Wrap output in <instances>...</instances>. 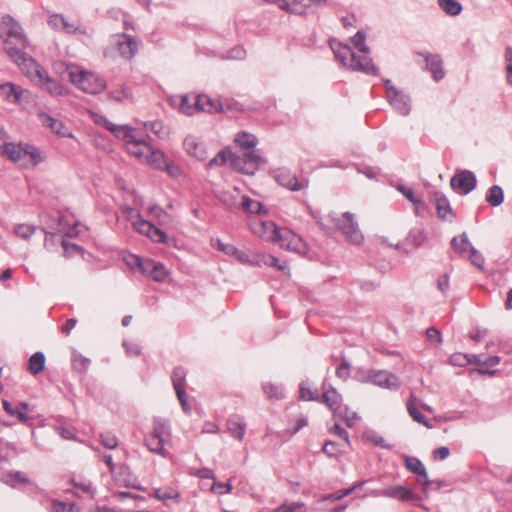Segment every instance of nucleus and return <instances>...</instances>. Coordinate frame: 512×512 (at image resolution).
<instances>
[{
    "instance_id": "63",
    "label": "nucleus",
    "mask_w": 512,
    "mask_h": 512,
    "mask_svg": "<svg viewBox=\"0 0 512 512\" xmlns=\"http://www.w3.org/2000/svg\"><path fill=\"white\" fill-rule=\"evenodd\" d=\"M89 365V360L82 356H75L73 359V367L78 371H84Z\"/></svg>"
},
{
    "instance_id": "53",
    "label": "nucleus",
    "mask_w": 512,
    "mask_h": 512,
    "mask_svg": "<svg viewBox=\"0 0 512 512\" xmlns=\"http://www.w3.org/2000/svg\"><path fill=\"white\" fill-rule=\"evenodd\" d=\"M101 443L108 449H115L118 446V439L111 433H103L100 436Z\"/></svg>"
},
{
    "instance_id": "54",
    "label": "nucleus",
    "mask_w": 512,
    "mask_h": 512,
    "mask_svg": "<svg viewBox=\"0 0 512 512\" xmlns=\"http://www.w3.org/2000/svg\"><path fill=\"white\" fill-rule=\"evenodd\" d=\"M263 389H264V392L265 394L268 396V398L270 399H280L282 398V390L280 387L276 386V385H273V384H265L263 386Z\"/></svg>"
},
{
    "instance_id": "9",
    "label": "nucleus",
    "mask_w": 512,
    "mask_h": 512,
    "mask_svg": "<svg viewBox=\"0 0 512 512\" xmlns=\"http://www.w3.org/2000/svg\"><path fill=\"white\" fill-rule=\"evenodd\" d=\"M0 155L22 167L36 166L44 161V157L36 147L23 143L6 141L0 150Z\"/></svg>"
},
{
    "instance_id": "7",
    "label": "nucleus",
    "mask_w": 512,
    "mask_h": 512,
    "mask_svg": "<svg viewBox=\"0 0 512 512\" xmlns=\"http://www.w3.org/2000/svg\"><path fill=\"white\" fill-rule=\"evenodd\" d=\"M171 102L181 113L189 116L200 111L215 113L222 110L219 101L208 95H177L172 97Z\"/></svg>"
},
{
    "instance_id": "48",
    "label": "nucleus",
    "mask_w": 512,
    "mask_h": 512,
    "mask_svg": "<svg viewBox=\"0 0 512 512\" xmlns=\"http://www.w3.org/2000/svg\"><path fill=\"white\" fill-rule=\"evenodd\" d=\"M35 232V227L28 224H19L15 228V233L17 236L21 237L22 239H29Z\"/></svg>"
},
{
    "instance_id": "42",
    "label": "nucleus",
    "mask_w": 512,
    "mask_h": 512,
    "mask_svg": "<svg viewBox=\"0 0 512 512\" xmlns=\"http://www.w3.org/2000/svg\"><path fill=\"white\" fill-rule=\"evenodd\" d=\"M125 263L127 264V266L133 270V271H139L141 273V271L143 270L144 268V264L146 262V259H143L137 255H134V254H129L127 255L125 258Z\"/></svg>"
},
{
    "instance_id": "61",
    "label": "nucleus",
    "mask_w": 512,
    "mask_h": 512,
    "mask_svg": "<svg viewBox=\"0 0 512 512\" xmlns=\"http://www.w3.org/2000/svg\"><path fill=\"white\" fill-rule=\"evenodd\" d=\"M303 506L302 503H288L276 508L273 512H295Z\"/></svg>"
},
{
    "instance_id": "43",
    "label": "nucleus",
    "mask_w": 512,
    "mask_h": 512,
    "mask_svg": "<svg viewBox=\"0 0 512 512\" xmlns=\"http://www.w3.org/2000/svg\"><path fill=\"white\" fill-rule=\"evenodd\" d=\"M256 256H257V252L252 253V254H248L245 251L239 250L237 248L236 249V253L234 254L233 257L239 263H241L243 265H250V266H255L256 267V264L254 263L256 261Z\"/></svg>"
},
{
    "instance_id": "45",
    "label": "nucleus",
    "mask_w": 512,
    "mask_h": 512,
    "mask_svg": "<svg viewBox=\"0 0 512 512\" xmlns=\"http://www.w3.org/2000/svg\"><path fill=\"white\" fill-rule=\"evenodd\" d=\"M436 207L438 216L441 219H447L448 216L451 214V209L448 204V201L444 197L438 196V194H436Z\"/></svg>"
},
{
    "instance_id": "30",
    "label": "nucleus",
    "mask_w": 512,
    "mask_h": 512,
    "mask_svg": "<svg viewBox=\"0 0 512 512\" xmlns=\"http://www.w3.org/2000/svg\"><path fill=\"white\" fill-rule=\"evenodd\" d=\"M227 430L232 437L242 441L245 435V423L238 418H230L227 421Z\"/></svg>"
},
{
    "instance_id": "38",
    "label": "nucleus",
    "mask_w": 512,
    "mask_h": 512,
    "mask_svg": "<svg viewBox=\"0 0 512 512\" xmlns=\"http://www.w3.org/2000/svg\"><path fill=\"white\" fill-rule=\"evenodd\" d=\"M1 90L8 99L13 98V100L16 102L20 100V97L23 93V89L21 87L16 86L12 83L3 84L1 86Z\"/></svg>"
},
{
    "instance_id": "11",
    "label": "nucleus",
    "mask_w": 512,
    "mask_h": 512,
    "mask_svg": "<svg viewBox=\"0 0 512 512\" xmlns=\"http://www.w3.org/2000/svg\"><path fill=\"white\" fill-rule=\"evenodd\" d=\"M145 442L149 451L167 457L166 447H171V431L165 423L156 421Z\"/></svg>"
},
{
    "instance_id": "26",
    "label": "nucleus",
    "mask_w": 512,
    "mask_h": 512,
    "mask_svg": "<svg viewBox=\"0 0 512 512\" xmlns=\"http://www.w3.org/2000/svg\"><path fill=\"white\" fill-rule=\"evenodd\" d=\"M322 402L333 412V414L341 415V395L334 388L325 390L322 394Z\"/></svg>"
},
{
    "instance_id": "24",
    "label": "nucleus",
    "mask_w": 512,
    "mask_h": 512,
    "mask_svg": "<svg viewBox=\"0 0 512 512\" xmlns=\"http://www.w3.org/2000/svg\"><path fill=\"white\" fill-rule=\"evenodd\" d=\"M42 124L49 128L54 134L60 137H73L71 130L59 119H55L47 114L41 116Z\"/></svg>"
},
{
    "instance_id": "37",
    "label": "nucleus",
    "mask_w": 512,
    "mask_h": 512,
    "mask_svg": "<svg viewBox=\"0 0 512 512\" xmlns=\"http://www.w3.org/2000/svg\"><path fill=\"white\" fill-rule=\"evenodd\" d=\"M3 481L13 487H17L21 484H29L30 480L26 478L22 473H8L3 476Z\"/></svg>"
},
{
    "instance_id": "29",
    "label": "nucleus",
    "mask_w": 512,
    "mask_h": 512,
    "mask_svg": "<svg viewBox=\"0 0 512 512\" xmlns=\"http://www.w3.org/2000/svg\"><path fill=\"white\" fill-rule=\"evenodd\" d=\"M387 98L391 105H393L397 110H399L402 114H408L409 112V105L407 101L405 100V97L399 94L398 92L394 90H388L387 91Z\"/></svg>"
},
{
    "instance_id": "20",
    "label": "nucleus",
    "mask_w": 512,
    "mask_h": 512,
    "mask_svg": "<svg viewBox=\"0 0 512 512\" xmlns=\"http://www.w3.org/2000/svg\"><path fill=\"white\" fill-rule=\"evenodd\" d=\"M256 267H272L285 275H289V265L286 261H280L277 257L267 254L257 252L256 261L254 262Z\"/></svg>"
},
{
    "instance_id": "44",
    "label": "nucleus",
    "mask_w": 512,
    "mask_h": 512,
    "mask_svg": "<svg viewBox=\"0 0 512 512\" xmlns=\"http://www.w3.org/2000/svg\"><path fill=\"white\" fill-rule=\"evenodd\" d=\"M426 236L422 229H413L407 237V241L413 247H419L425 242Z\"/></svg>"
},
{
    "instance_id": "40",
    "label": "nucleus",
    "mask_w": 512,
    "mask_h": 512,
    "mask_svg": "<svg viewBox=\"0 0 512 512\" xmlns=\"http://www.w3.org/2000/svg\"><path fill=\"white\" fill-rule=\"evenodd\" d=\"M400 192L414 204L415 213H419V209L423 205L422 200L415 195L414 191L410 187L401 186L399 187Z\"/></svg>"
},
{
    "instance_id": "18",
    "label": "nucleus",
    "mask_w": 512,
    "mask_h": 512,
    "mask_svg": "<svg viewBox=\"0 0 512 512\" xmlns=\"http://www.w3.org/2000/svg\"><path fill=\"white\" fill-rule=\"evenodd\" d=\"M183 146L185 151L197 160L205 161L208 158V150L205 143L194 135L187 136Z\"/></svg>"
},
{
    "instance_id": "13",
    "label": "nucleus",
    "mask_w": 512,
    "mask_h": 512,
    "mask_svg": "<svg viewBox=\"0 0 512 512\" xmlns=\"http://www.w3.org/2000/svg\"><path fill=\"white\" fill-rule=\"evenodd\" d=\"M276 182L292 191H299L308 186L307 179H299L290 169L281 167L274 171Z\"/></svg>"
},
{
    "instance_id": "17",
    "label": "nucleus",
    "mask_w": 512,
    "mask_h": 512,
    "mask_svg": "<svg viewBox=\"0 0 512 512\" xmlns=\"http://www.w3.org/2000/svg\"><path fill=\"white\" fill-rule=\"evenodd\" d=\"M450 185L458 193L467 194L475 188L476 177L472 172L463 170L451 178Z\"/></svg>"
},
{
    "instance_id": "12",
    "label": "nucleus",
    "mask_w": 512,
    "mask_h": 512,
    "mask_svg": "<svg viewBox=\"0 0 512 512\" xmlns=\"http://www.w3.org/2000/svg\"><path fill=\"white\" fill-rule=\"evenodd\" d=\"M9 56L18 65L21 72L33 83L36 81L37 71L41 74L44 71V69L32 57L26 55L21 50H15V52Z\"/></svg>"
},
{
    "instance_id": "36",
    "label": "nucleus",
    "mask_w": 512,
    "mask_h": 512,
    "mask_svg": "<svg viewBox=\"0 0 512 512\" xmlns=\"http://www.w3.org/2000/svg\"><path fill=\"white\" fill-rule=\"evenodd\" d=\"M503 199H504V195H503V190L501 187L497 186V185H494L492 186L488 193H487V196H486V201L491 205V206H499L500 204H502L503 202Z\"/></svg>"
},
{
    "instance_id": "60",
    "label": "nucleus",
    "mask_w": 512,
    "mask_h": 512,
    "mask_svg": "<svg viewBox=\"0 0 512 512\" xmlns=\"http://www.w3.org/2000/svg\"><path fill=\"white\" fill-rule=\"evenodd\" d=\"M231 490L232 485L230 483L215 482L211 487V491L217 494L229 493Z\"/></svg>"
},
{
    "instance_id": "8",
    "label": "nucleus",
    "mask_w": 512,
    "mask_h": 512,
    "mask_svg": "<svg viewBox=\"0 0 512 512\" xmlns=\"http://www.w3.org/2000/svg\"><path fill=\"white\" fill-rule=\"evenodd\" d=\"M61 68L67 72L69 81L85 93L97 94L105 89V81L103 79L80 66L62 63L57 67L58 73H61Z\"/></svg>"
},
{
    "instance_id": "27",
    "label": "nucleus",
    "mask_w": 512,
    "mask_h": 512,
    "mask_svg": "<svg viewBox=\"0 0 512 512\" xmlns=\"http://www.w3.org/2000/svg\"><path fill=\"white\" fill-rule=\"evenodd\" d=\"M381 495L385 497L395 498L401 501H408L413 498V492L403 486H395L386 488L381 492Z\"/></svg>"
},
{
    "instance_id": "15",
    "label": "nucleus",
    "mask_w": 512,
    "mask_h": 512,
    "mask_svg": "<svg viewBox=\"0 0 512 512\" xmlns=\"http://www.w3.org/2000/svg\"><path fill=\"white\" fill-rule=\"evenodd\" d=\"M34 84L52 97H61L68 94V90L61 83L51 78L45 70L42 74L37 71L36 81Z\"/></svg>"
},
{
    "instance_id": "56",
    "label": "nucleus",
    "mask_w": 512,
    "mask_h": 512,
    "mask_svg": "<svg viewBox=\"0 0 512 512\" xmlns=\"http://www.w3.org/2000/svg\"><path fill=\"white\" fill-rule=\"evenodd\" d=\"M427 340L432 344H440L442 342L441 332L436 328H428L426 331Z\"/></svg>"
},
{
    "instance_id": "14",
    "label": "nucleus",
    "mask_w": 512,
    "mask_h": 512,
    "mask_svg": "<svg viewBox=\"0 0 512 512\" xmlns=\"http://www.w3.org/2000/svg\"><path fill=\"white\" fill-rule=\"evenodd\" d=\"M132 225L140 234L147 236L155 243H165L167 236L161 229L144 220L139 214L135 215Z\"/></svg>"
},
{
    "instance_id": "2",
    "label": "nucleus",
    "mask_w": 512,
    "mask_h": 512,
    "mask_svg": "<svg viewBox=\"0 0 512 512\" xmlns=\"http://www.w3.org/2000/svg\"><path fill=\"white\" fill-rule=\"evenodd\" d=\"M112 134L124 141L128 154L139 162L148 166H159L163 163V152L146 141L143 131L129 125H116L112 127Z\"/></svg>"
},
{
    "instance_id": "3",
    "label": "nucleus",
    "mask_w": 512,
    "mask_h": 512,
    "mask_svg": "<svg viewBox=\"0 0 512 512\" xmlns=\"http://www.w3.org/2000/svg\"><path fill=\"white\" fill-rule=\"evenodd\" d=\"M249 226L254 235L265 241L277 243L281 248L299 254L307 252L303 239L287 228H278L273 222L260 218L252 219Z\"/></svg>"
},
{
    "instance_id": "6",
    "label": "nucleus",
    "mask_w": 512,
    "mask_h": 512,
    "mask_svg": "<svg viewBox=\"0 0 512 512\" xmlns=\"http://www.w3.org/2000/svg\"><path fill=\"white\" fill-rule=\"evenodd\" d=\"M319 224L327 230L335 227L352 244H360L363 241L361 233L354 216L348 212L329 213L320 218Z\"/></svg>"
},
{
    "instance_id": "32",
    "label": "nucleus",
    "mask_w": 512,
    "mask_h": 512,
    "mask_svg": "<svg viewBox=\"0 0 512 512\" xmlns=\"http://www.w3.org/2000/svg\"><path fill=\"white\" fill-rule=\"evenodd\" d=\"M451 246L456 252L465 255H467L473 248L465 234L454 237L451 241Z\"/></svg>"
},
{
    "instance_id": "47",
    "label": "nucleus",
    "mask_w": 512,
    "mask_h": 512,
    "mask_svg": "<svg viewBox=\"0 0 512 512\" xmlns=\"http://www.w3.org/2000/svg\"><path fill=\"white\" fill-rule=\"evenodd\" d=\"M186 373L183 368L177 367L173 370L172 373V383L174 389H179L180 387H184Z\"/></svg>"
},
{
    "instance_id": "50",
    "label": "nucleus",
    "mask_w": 512,
    "mask_h": 512,
    "mask_svg": "<svg viewBox=\"0 0 512 512\" xmlns=\"http://www.w3.org/2000/svg\"><path fill=\"white\" fill-rule=\"evenodd\" d=\"M51 510L52 512H78L74 504L60 501H54Z\"/></svg>"
},
{
    "instance_id": "59",
    "label": "nucleus",
    "mask_w": 512,
    "mask_h": 512,
    "mask_svg": "<svg viewBox=\"0 0 512 512\" xmlns=\"http://www.w3.org/2000/svg\"><path fill=\"white\" fill-rule=\"evenodd\" d=\"M323 452L330 456V457H336L340 454V449L338 448L337 444L333 441H327L323 446Z\"/></svg>"
},
{
    "instance_id": "49",
    "label": "nucleus",
    "mask_w": 512,
    "mask_h": 512,
    "mask_svg": "<svg viewBox=\"0 0 512 512\" xmlns=\"http://www.w3.org/2000/svg\"><path fill=\"white\" fill-rule=\"evenodd\" d=\"M341 417L348 427H353L356 422L359 420V416L356 412L350 411L348 408H345L344 411L341 410V415H337Z\"/></svg>"
},
{
    "instance_id": "5",
    "label": "nucleus",
    "mask_w": 512,
    "mask_h": 512,
    "mask_svg": "<svg viewBox=\"0 0 512 512\" xmlns=\"http://www.w3.org/2000/svg\"><path fill=\"white\" fill-rule=\"evenodd\" d=\"M264 159L254 148L245 150L243 157L234 154L229 149L221 150L213 157L208 166L228 164L231 168L244 174L253 175L263 164Z\"/></svg>"
},
{
    "instance_id": "51",
    "label": "nucleus",
    "mask_w": 512,
    "mask_h": 512,
    "mask_svg": "<svg viewBox=\"0 0 512 512\" xmlns=\"http://www.w3.org/2000/svg\"><path fill=\"white\" fill-rule=\"evenodd\" d=\"M90 114V117L92 118V120L98 124V125H101L103 127H105L107 130H109L111 133H112V127H116V124H113L112 122H110L109 120H107L103 115L101 114H98L96 112H92L90 111L89 112Z\"/></svg>"
},
{
    "instance_id": "4",
    "label": "nucleus",
    "mask_w": 512,
    "mask_h": 512,
    "mask_svg": "<svg viewBox=\"0 0 512 512\" xmlns=\"http://www.w3.org/2000/svg\"><path fill=\"white\" fill-rule=\"evenodd\" d=\"M365 40L366 37L361 32H357L351 39L354 48H356L360 54L354 52L348 45H344L335 40L330 42V46L334 51L335 57L346 68L353 71L373 74L375 72V67L372 64L371 59L368 57L369 48L366 46Z\"/></svg>"
},
{
    "instance_id": "35",
    "label": "nucleus",
    "mask_w": 512,
    "mask_h": 512,
    "mask_svg": "<svg viewBox=\"0 0 512 512\" xmlns=\"http://www.w3.org/2000/svg\"><path fill=\"white\" fill-rule=\"evenodd\" d=\"M154 169L165 170L170 176L177 178L182 174L181 168L174 164L172 161L168 160L166 156L163 154V163L159 166H151Z\"/></svg>"
},
{
    "instance_id": "55",
    "label": "nucleus",
    "mask_w": 512,
    "mask_h": 512,
    "mask_svg": "<svg viewBox=\"0 0 512 512\" xmlns=\"http://www.w3.org/2000/svg\"><path fill=\"white\" fill-rule=\"evenodd\" d=\"M362 484H363V482H359L349 489L337 491V492L331 494L330 496H328L327 499L340 500V499L348 496L349 494H351L357 487H360Z\"/></svg>"
},
{
    "instance_id": "10",
    "label": "nucleus",
    "mask_w": 512,
    "mask_h": 512,
    "mask_svg": "<svg viewBox=\"0 0 512 512\" xmlns=\"http://www.w3.org/2000/svg\"><path fill=\"white\" fill-rule=\"evenodd\" d=\"M0 37L9 55L14 53L15 50H22L28 44L27 37L21 25L9 15L2 17L0 22Z\"/></svg>"
},
{
    "instance_id": "16",
    "label": "nucleus",
    "mask_w": 512,
    "mask_h": 512,
    "mask_svg": "<svg viewBox=\"0 0 512 512\" xmlns=\"http://www.w3.org/2000/svg\"><path fill=\"white\" fill-rule=\"evenodd\" d=\"M113 44L119 56L127 60L132 59L138 51L137 40L127 34L116 35Z\"/></svg>"
},
{
    "instance_id": "46",
    "label": "nucleus",
    "mask_w": 512,
    "mask_h": 512,
    "mask_svg": "<svg viewBox=\"0 0 512 512\" xmlns=\"http://www.w3.org/2000/svg\"><path fill=\"white\" fill-rule=\"evenodd\" d=\"M407 411L414 421L426 427H429V424L427 423L425 416L416 408L413 401H409L407 403Z\"/></svg>"
},
{
    "instance_id": "23",
    "label": "nucleus",
    "mask_w": 512,
    "mask_h": 512,
    "mask_svg": "<svg viewBox=\"0 0 512 512\" xmlns=\"http://www.w3.org/2000/svg\"><path fill=\"white\" fill-rule=\"evenodd\" d=\"M267 2H271L277 4L278 7L284 11L290 13L300 14L305 8L309 7L315 0H266Z\"/></svg>"
},
{
    "instance_id": "31",
    "label": "nucleus",
    "mask_w": 512,
    "mask_h": 512,
    "mask_svg": "<svg viewBox=\"0 0 512 512\" xmlns=\"http://www.w3.org/2000/svg\"><path fill=\"white\" fill-rule=\"evenodd\" d=\"M46 358L42 352L34 353L28 362V370L31 374L37 375L44 370Z\"/></svg>"
},
{
    "instance_id": "52",
    "label": "nucleus",
    "mask_w": 512,
    "mask_h": 512,
    "mask_svg": "<svg viewBox=\"0 0 512 512\" xmlns=\"http://www.w3.org/2000/svg\"><path fill=\"white\" fill-rule=\"evenodd\" d=\"M213 247L231 257L234 256L237 249L234 245L229 243H223L220 240H216L213 244Z\"/></svg>"
},
{
    "instance_id": "28",
    "label": "nucleus",
    "mask_w": 512,
    "mask_h": 512,
    "mask_svg": "<svg viewBox=\"0 0 512 512\" xmlns=\"http://www.w3.org/2000/svg\"><path fill=\"white\" fill-rule=\"evenodd\" d=\"M234 142L240 149L250 150L257 145V138L251 133L242 131L236 134Z\"/></svg>"
},
{
    "instance_id": "64",
    "label": "nucleus",
    "mask_w": 512,
    "mask_h": 512,
    "mask_svg": "<svg viewBox=\"0 0 512 512\" xmlns=\"http://www.w3.org/2000/svg\"><path fill=\"white\" fill-rule=\"evenodd\" d=\"M49 25L56 30H61L64 24V17L62 15H52L48 21Z\"/></svg>"
},
{
    "instance_id": "21",
    "label": "nucleus",
    "mask_w": 512,
    "mask_h": 512,
    "mask_svg": "<svg viewBox=\"0 0 512 512\" xmlns=\"http://www.w3.org/2000/svg\"><path fill=\"white\" fill-rule=\"evenodd\" d=\"M372 383L382 388L396 389L400 385L397 376L388 371H376L369 376Z\"/></svg>"
},
{
    "instance_id": "1",
    "label": "nucleus",
    "mask_w": 512,
    "mask_h": 512,
    "mask_svg": "<svg viewBox=\"0 0 512 512\" xmlns=\"http://www.w3.org/2000/svg\"><path fill=\"white\" fill-rule=\"evenodd\" d=\"M112 134L124 141L128 154L139 162L148 166H159L163 163V152L146 141L143 131L129 125H116L112 127Z\"/></svg>"
},
{
    "instance_id": "39",
    "label": "nucleus",
    "mask_w": 512,
    "mask_h": 512,
    "mask_svg": "<svg viewBox=\"0 0 512 512\" xmlns=\"http://www.w3.org/2000/svg\"><path fill=\"white\" fill-rule=\"evenodd\" d=\"M241 206L244 211L249 213H261L263 209V206L259 201L254 200L248 196L242 197Z\"/></svg>"
},
{
    "instance_id": "41",
    "label": "nucleus",
    "mask_w": 512,
    "mask_h": 512,
    "mask_svg": "<svg viewBox=\"0 0 512 512\" xmlns=\"http://www.w3.org/2000/svg\"><path fill=\"white\" fill-rule=\"evenodd\" d=\"M154 497L160 501L167 502L168 500L178 499L179 493L173 488L156 489Z\"/></svg>"
},
{
    "instance_id": "57",
    "label": "nucleus",
    "mask_w": 512,
    "mask_h": 512,
    "mask_svg": "<svg viewBox=\"0 0 512 512\" xmlns=\"http://www.w3.org/2000/svg\"><path fill=\"white\" fill-rule=\"evenodd\" d=\"M363 439H365L366 441H369L371 443H373L374 445L376 446H380V447H383V448H386L388 447L386 444H385V440L381 437V436H378L376 435L375 433H372V432H367L363 435Z\"/></svg>"
},
{
    "instance_id": "58",
    "label": "nucleus",
    "mask_w": 512,
    "mask_h": 512,
    "mask_svg": "<svg viewBox=\"0 0 512 512\" xmlns=\"http://www.w3.org/2000/svg\"><path fill=\"white\" fill-rule=\"evenodd\" d=\"M507 81L512 85V49L508 47L505 52Z\"/></svg>"
},
{
    "instance_id": "22",
    "label": "nucleus",
    "mask_w": 512,
    "mask_h": 512,
    "mask_svg": "<svg viewBox=\"0 0 512 512\" xmlns=\"http://www.w3.org/2000/svg\"><path fill=\"white\" fill-rule=\"evenodd\" d=\"M426 62V68L431 72L434 80L439 81L444 77V70L442 67V60L439 55L417 53Z\"/></svg>"
},
{
    "instance_id": "25",
    "label": "nucleus",
    "mask_w": 512,
    "mask_h": 512,
    "mask_svg": "<svg viewBox=\"0 0 512 512\" xmlns=\"http://www.w3.org/2000/svg\"><path fill=\"white\" fill-rule=\"evenodd\" d=\"M405 466L410 472L419 476L418 481L424 488L429 485L426 469L419 459L415 457H406Z\"/></svg>"
},
{
    "instance_id": "33",
    "label": "nucleus",
    "mask_w": 512,
    "mask_h": 512,
    "mask_svg": "<svg viewBox=\"0 0 512 512\" xmlns=\"http://www.w3.org/2000/svg\"><path fill=\"white\" fill-rule=\"evenodd\" d=\"M3 404V408L4 410L11 416H16L18 418V420L23 423V424H27V425H30L31 424V418L26 415V413L24 411H22L20 409V407L18 408H13L11 403L8 402L7 400H3L2 402Z\"/></svg>"
},
{
    "instance_id": "62",
    "label": "nucleus",
    "mask_w": 512,
    "mask_h": 512,
    "mask_svg": "<svg viewBox=\"0 0 512 512\" xmlns=\"http://www.w3.org/2000/svg\"><path fill=\"white\" fill-rule=\"evenodd\" d=\"M467 256L470 258V260L475 266L482 269L484 265V259L474 248H472V250L467 254Z\"/></svg>"
},
{
    "instance_id": "34",
    "label": "nucleus",
    "mask_w": 512,
    "mask_h": 512,
    "mask_svg": "<svg viewBox=\"0 0 512 512\" xmlns=\"http://www.w3.org/2000/svg\"><path fill=\"white\" fill-rule=\"evenodd\" d=\"M438 4L450 16L459 15L462 11V5L456 0H438Z\"/></svg>"
},
{
    "instance_id": "19",
    "label": "nucleus",
    "mask_w": 512,
    "mask_h": 512,
    "mask_svg": "<svg viewBox=\"0 0 512 512\" xmlns=\"http://www.w3.org/2000/svg\"><path fill=\"white\" fill-rule=\"evenodd\" d=\"M141 274L151 278L155 282H164L169 276L166 267L162 263L152 259H146Z\"/></svg>"
}]
</instances>
